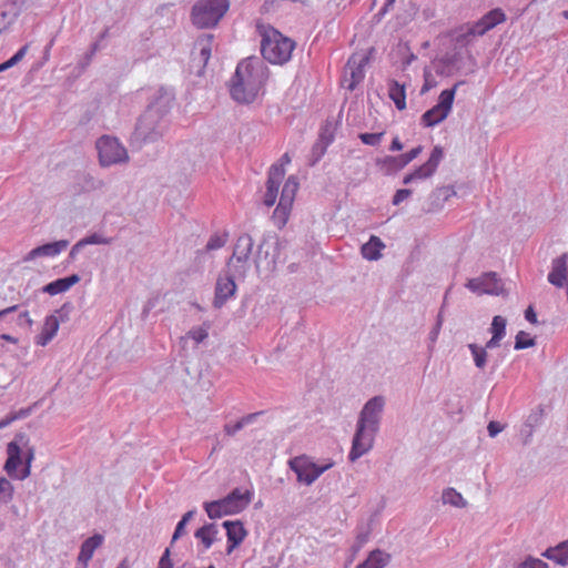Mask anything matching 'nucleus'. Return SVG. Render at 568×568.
Listing matches in <instances>:
<instances>
[{
    "label": "nucleus",
    "mask_w": 568,
    "mask_h": 568,
    "mask_svg": "<svg viewBox=\"0 0 568 568\" xmlns=\"http://www.w3.org/2000/svg\"><path fill=\"white\" fill-rule=\"evenodd\" d=\"M174 92L160 88L152 102L141 114L131 135L132 145L141 149L145 144L163 139L171 124L170 111L174 105Z\"/></svg>",
    "instance_id": "nucleus-1"
},
{
    "label": "nucleus",
    "mask_w": 568,
    "mask_h": 568,
    "mask_svg": "<svg viewBox=\"0 0 568 568\" xmlns=\"http://www.w3.org/2000/svg\"><path fill=\"white\" fill-rule=\"evenodd\" d=\"M268 78V69L258 57L241 60L229 82L231 98L241 104L255 101Z\"/></svg>",
    "instance_id": "nucleus-2"
},
{
    "label": "nucleus",
    "mask_w": 568,
    "mask_h": 568,
    "mask_svg": "<svg viewBox=\"0 0 568 568\" xmlns=\"http://www.w3.org/2000/svg\"><path fill=\"white\" fill-rule=\"evenodd\" d=\"M385 403V398L377 395L364 404L352 439V447L348 453L349 462H356L373 448L375 437L381 428Z\"/></svg>",
    "instance_id": "nucleus-3"
},
{
    "label": "nucleus",
    "mask_w": 568,
    "mask_h": 568,
    "mask_svg": "<svg viewBox=\"0 0 568 568\" xmlns=\"http://www.w3.org/2000/svg\"><path fill=\"white\" fill-rule=\"evenodd\" d=\"M257 32L261 37V53L264 60L273 64H284L290 61L295 42L284 37L271 26L258 24Z\"/></svg>",
    "instance_id": "nucleus-4"
},
{
    "label": "nucleus",
    "mask_w": 568,
    "mask_h": 568,
    "mask_svg": "<svg viewBox=\"0 0 568 568\" xmlns=\"http://www.w3.org/2000/svg\"><path fill=\"white\" fill-rule=\"evenodd\" d=\"M28 443L29 438L24 433L16 434L13 440L8 443L4 470L10 477L22 480L30 475L34 449L28 447Z\"/></svg>",
    "instance_id": "nucleus-5"
},
{
    "label": "nucleus",
    "mask_w": 568,
    "mask_h": 568,
    "mask_svg": "<svg viewBox=\"0 0 568 568\" xmlns=\"http://www.w3.org/2000/svg\"><path fill=\"white\" fill-rule=\"evenodd\" d=\"M229 7V0H197L192 8V22L201 29L215 27Z\"/></svg>",
    "instance_id": "nucleus-6"
},
{
    "label": "nucleus",
    "mask_w": 568,
    "mask_h": 568,
    "mask_svg": "<svg viewBox=\"0 0 568 568\" xmlns=\"http://www.w3.org/2000/svg\"><path fill=\"white\" fill-rule=\"evenodd\" d=\"M505 21L506 14L501 9H491L478 21L469 24L467 31L456 38V42L462 45L468 44L473 38L486 34L488 31Z\"/></svg>",
    "instance_id": "nucleus-7"
},
{
    "label": "nucleus",
    "mask_w": 568,
    "mask_h": 568,
    "mask_svg": "<svg viewBox=\"0 0 568 568\" xmlns=\"http://www.w3.org/2000/svg\"><path fill=\"white\" fill-rule=\"evenodd\" d=\"M254 246L251 235L244 233L240 235L234 244L233 254L226 261V267L234 270V273L241 277H246L250 270V256Z\"/></svg>",
    "instance_id": "nucleus-8"
},
{
    "label": "nucleus",
    "mask_w": 568,
    "mask_h": 568,
    "mask_svg": "<svg viewBox=\"0 0 568 568\" xmlns=\"http://www.w3.org/2000/svg\"><path fill=\"white\" fill-rule=\"evenodd\" d=\"M460 83L462 82H458L452 89L442 91L437 104L422 115V123L424 126H435L448 116L454 103L456 89Z\"/></svg>",
    "instance_id": "nucleus-9"
},
{
    "label": "nucleus",
    "mask_w": 568,
    "mask_h": 568,
    "mask_svg": "<svg viewBox=\"0 0 568 568\" xmlns=\"http://www.w3.org/2000/svg\"><path fill=\"white\" fill-rule=\"evenodd\" d=\"M97 149L102 166H110L129 160L126 149L115 138H100L97 141Z\"/></svg>",
    "instance_id": "nucleus-10"
},
{
    "label": "nucleus",
    "mask_w": 568,
    "mask_h": 568,
    "mask_svg": "<svg viewBox=\"0 0 568 568\" xmlns=\"http://www.w3.org/2000/svg\"><path fill=\"white\" fill-rule=\"evenodd\" d=\"M333 465V462L317 465L305 456L295 457L290 460V467L296 474L297 480L307 486L312 485L323 473L332 468Z\"/></svg>",
    "instance_id": "nucleus-11"
},
{
    "label": "nucleus",
    "mask_w": 568,
    "mask_h": 568,
    "mask_svg": "<svg viewBox=\"0 0 568 568\" xmlns=\"http://www.w3.org/2000/svg\"><path fill=\"white\" fill-rule=\"evenodd\" d=\"M236 278L244 280L245 277H241L234 273V270L227 268L226 266L217 276L213 298V306L215 308H222L229 300L235 296L237 290L235 284Z\"/></svg>",
    "instance_id": "nucleus-12"
},
{
    "label": "nucleus",
    "mask_w": 568,
    "mask_h": 568,
    "mask_svg": "<svg viewBox=\"0 0 568 568\" xmlns=\"http://www.w3.org/2000/svg\"><path fill=\"white\" fill-rule=\"evenodd\" d=\"M372 48L368 53H353L346 63L343 85L353 91L365 78V67L369 63Z\"/></svg>",
    "instance_id": "nucleus-13"
},
{
    "label": "nucleus",
    "mask_w": 568,
    "mask_h": 568,
    "mask_svg": "<svg viewBox=\"0 0 568 568\" xmlns=\"http://www.w3.org/2000/svg\"><path fill=\"white\" fill-rule=\"evenodd\" d=\"M466 287L478 295H498L501 288L497 274L494 272H488L478 277L470 278L466 283Z\"/></svg>",
    "instance_id": "nucleus-14"
},
{
    "label": "nucleus",
    "mask_w": 568,
    "mask_h": 568,
    "mask_svg": "<svg viewBox=\"0 0 568 568\" xmlns=\"http://www.w3.org/2000/svg\"><path fill=\"white\" fill-rule=\"evenodd\" d=\"M285 171L282 164H273L267 173L266 191L263 196V203L266 206H273L278 195V187L284 179Z\"/></svg>",
    "instance_id": "nucleus-15"
},
{
    "label": "nucleus",
    "mask_w": 568,
    "mask_h": 568,
    "mask_svg": "<svg viewBox=\"0 0 568 568\" xmlns=\"http://www.w3.org/2000/svg\"><path fill=\"white\" fill-rule=\"evenodd\" d=\"M31 0H10L0 4V33L6 31L22 10L30 7Z\"/></svg>",
    "instance_id": "nucleus-16"
},
{
    "label": "nucleus",
    "mask_w": 568,
    "mask_h": 568,
    "mask_svg": "<svg viewBox=\"0 0 568 568\" xmlns=\"http://www.w3.org/2000/svg\"><path fill=\"white\" fill-rule=\"evenodd\" d=\"M222 526L226 530L227 548L226 554L230 555L236 547H239L245 537L247 530L241 520H225Z\"/></svg>",
    "instance_id": "nucleus-17"
},
{
    "label": "nucleus",
    "mask_w": 568,
    "mask_h": 568,
    "mask_svg": "<svg viewBox=\"0 0 568 568\" xmlns=\"http://www.w3.org/2000/svg\"><path fill=\"white\" fill-rule=\"evenodd\" d=\"M422 150L423 146L418 145L405 154L397 156L387 155L382 160V164L387 174H393L404 169L408 163L416 159L420 154Z\"/></svg>",
    "instance_id": "nucleus-18"
},
{
    "label": "nucleus",
    "mask_w": 568,
    "mask_h": 568,
    "mask_svg": "<svg viewBox=\"0 0 568 568\" xmlns=\"http://www.w3.org/2000/svg\"><path fill=\"white\" fill-rule=\"evenodd\" d=\"M69 245L68 240H59L51 243H45L43 245L37 246L32 248L24 257V262L33 261L41 256L53 257L59 255L62 251H64Z\"/></svg>",
    "instance_id": "nucleus-19"
},
{
    "label": "nucleus",
    "mask_w": 568,
    "mask_h": 568,
    "mask_svg": "<svg viewBox=\"0 0 568 568\" xmlns=\"http://www.w3.org/2000/svg\"><path fill=\"white\" fill-rule=\"evenodd\" d=\"M254 493L252 490H242L241 488H234L229 493L224 499L229 505L231 511L235 515L243 511L252 501Z\"/></svg>",
    "instance_id": "nucleus-20"
},
{
    "label": "nucleus",
    "mask_w": 568,
    "mask_h": 568,
    "mask_svg": "<svg viewBox=\"0 0 568 568\" xmlns=\"http://www.w3.org/2000/svg\"><path fill=\"white\" fill-rule=\"evenodd\" d=\"M443 158H444L443 148L439 145H436L433 149L428 161L426 163H424L423 165L418 166L414 172H412L415 176V180H424V179L432 176L436 172Z\"/></svg>",
    "instance_id": "nucleus-21"
},
{
    "label": "nucleus",
    "mask_w": 568,
    "mask_h": 568,
    "mask_svg": "<svg viewBox=\"0 0 568 568\" xmlns=\"http://www.w3.org/2000/svg\"><path fill=\"white\" fill-rule=\"evenodd\" d=\"M59 331V318L57 315H47L41 327V332L34 337L39 346H47Z\"/></svg>",
    "instance_id": "nucleus-22"
},
{
    "label": "nucleus",
    "mask_w": 568,
    "mask_h": 568,
    "mask_svg": "<svg viewBox=\"0 0 568 568\" xmlns=\"http://www.w3.org/2000/svg\"><path fill=\"white\" fill-rule=\"evenodd\" d=\"M103 542V536L95 534L89 538H87L81 547L78 555V561L83 564V568H87L88 562L92 559L93 554L98 547H100Z\"/></svg>",
    "instance_id": "nucleus-23"
},
{
    "label": "nucleus",
    "mask_w": 568,
    "mask_h": 568,
    "mask_svg": "<svg viewBox=\"0 0 568 568\" xmlns=\"http://www.w3.org/2000/svg\"><path fill=\"white\" fill-rule=\"evenodd\" d=\"M79 281H80V276L78 274H72L70 276L61 277V278H58V280H54V281L48 283L47 285L43 286L42 291L50 295H57V294L67 292Z\"/></svg>",
    "instance_id": "nucleus-24"
},
{
    "label": "nucleus",
    "mask_w": 568,
    "mask_h": 568,
    "mask_svg": "<svg viewBox=\"0 0 568 568\" xmlns=\"http://www.w3.org/2000/svg\"><path fill=\"white\" fill-rule=\"evenodd\" d=\"M390 561V555L381 549L372 550L367 558L356 568H385Z\"/></svg>",
    "instance_id": "nucleus-25"
},
{
    "label": "nucleus",
    "mask_w": 568,
    "mask_h": 568,
    "mask_svg": "<svg viewBox=\"0 0 568 568\" xmlns=\"http://www.w3.org/2000/svg\"><path fill=\"white\" fill-rule=\"evenodd\" d=\"M385 247L382 240L375 235H372L365 244L362 245L361 252L364 258L368 261H377L382 254L381 251Z\"/></svg>",
    "instance_id": "nucleus-26"
},
{
    "label": "nucleus",
    "mask_w": 568,
    "mask_h": 568,
    "mask_svg": "<svg viewBox=\"0 0 568 568\" xmlns=\"http://www.w3.org/2000/svg\"><path fill=\"white\" fill-rule=\"evenodd\" d=\"M204 509L211 519H217L223 516L234 515L231 511L224 498L204 503Z\"/></svg>",
    "instance_id": "nucleus-27"
},
{
    "label": "nucleus",
    "mask_w": 568,
    "mask_h": 568,
    "mask_svg": "<svg viewBox=\"0 0 568 568\" xmlns=\"http://www.w3.org/2000/svg\"><path fill=\"white\" fill-rule=\"evenodd\" d=\"M544 556L560 566H568V541H562L556 547L548 548Z\"/></svg>",
    "instance_id": "nucleus-28"
},
{
    "label": "nucleus",
    "mask_w": 568,
    "mask_h": 568,
    "mask_svg": "<svg viewBox=\"0 0 568 568\" xmlns=\"http://www.w3.org/2000/svg\"><path fill=\"white\" fill-rule=\"evenodd\" d=\"M217 532L219 530L215 524H205L195 531L194 537L200 539L204 550H207L213 545Z\"/></svg>",
    "instance_id": "nucleus-29"
},
{
    "label": "nucleus",
    "mask_w": 568,
    "mask_h": 568,
    "mask_svg": "<svg viewBox=\"0 0 568 568\" xmlns=\"http://www.w3.org/2000/svg\"><path fill=\"white\" fill-rule=\"evenodd\" d=\"M297 190H298L297 178L294 175L288 176L283 185L281 196H280V202L292 207Z\"/></svg>",
    "instance_id": "nucleus-30"
},
{
    "label": "nucleus",
    "mask_w": 568,
    "mask_h": 568,
    "mask_svg": "<svg viewBox=\"0 0 568 568\" xmlns=\"http://www.w3.org/2000/svg\"><path fill=\"white\" fill-rule=\"evenodd\" d=\"M214 36L204 34L196 39L195 47L200 50V60L205 67L211 58Z\"/></svg>",
    "instance_id": "nucleus-31"
},
{
    "label": "nucleus",
    "mask_w": 568,
    "mask_h": 568,
    "mask_svg": "<svg viewBox=\"0 0 568 568\" xmlns=\"http://www.w3.org/2000/svg\"><path fill=\"white\" fill-rule=\"evenodd\" d=\"M388 93L398 110L406 108V93L403 84H399L397 81H392L389 83Z\"/></svg>",
    "instance_id": "nucleus-32"
},
{
    "label": "nucleus",
    "mask_w": 568,
    "mask_h": 568,
    "mask_svg": "<svg viewBox=\"0 0 568 568\" xmlns=\"http://www.w3.org/2000/svg\"><path fill=\"white\" fill-rule=\"evenodd\" d=\"M442 500L444 504L457 507V508H464L467 505L466 499L463 497L460 493H458L455 488H446L443 491Z\"/></svg>",
    "instance_id": "nucleus-33"
},
{
    "label": "nucleus",
    "mask_w": 568,
    "mask_h": 568,
    "mask_svg": "<svg viewBox=\"0 0 568 568\" xmlns=\"http://www.w3.org/2000/svg\"><path fill=\"white\" fill-rule=\"evenodd\" d=\"M291 210V206L278 201L277 206L275 207L272 216L274 223L278 227H283L286 224Z\"/></svg>",
    "instance_id": "nucleus-34"
},
{
    "label": "nucleus",
    "mask_w": 568,
    "mask_h": 568,
    "mask_svg": "<svg viewBox=\"0 0 568 568\" xmlns=\"http://www.w3.org/2000/svg\"><path fill=\"white\" fill-rule=\"evenodd\" d=\"M468 349L470 351L475 366L479 369H484L487 364V351L478 346L477 344H468Z\"/></svg>",
    "instance_id": "nucleus-35"
},
{
    "label": "nucleus",
    "mask_w": 568,
    "mask_h": 568,
    "mask_svg": "<svg viewBox=\"0 0 568 568\" xmlns=\"http://www.w3.org/2000/svg\"><path fill=\"white\" fill-rule=\"evenodd\" d=\"M209 337V331L206 327L197 326L191 328L185 336L181 337V342H186L189 338L193 339L195 344L204 342Z\"/></svg>",
    "instance_id": "nucleus-36"
},
{
    "label": "nucleus",
    "mask_w": 568,
    "mask_h": 568,
    "mask_svg": "<svg viewBox=\"0 0 568 568\" xmlns=\"http://www.w3.org/2000/svg\"><path fill=\"white\" fill-rule=\"evenodd\" d=\"M506 324L507 321L505 317L500 315H496L493 318L491 326H490V333L496 338H504L506 335Z\"/></svg>",
    "instance_id": "nucleus-37"
},
{
    "label": "nucleus",
    "mask_w": 568,
    "mask_h": 568,
    "mask_svg": "<svg viewBox=\"0 0 568 568\" xmlns=\"http://www.w3.org/2000/svg\"><path fill=\"white\" fill-rule=\"evenodd\" d=\"M13 497V486L4 477H0V505H6Z\"/></svg>",
    "instance_id": "nucleus-38"
},
{
    "label": "nucleus",
    "mask_w": 568,
    "mask_h": 568,
    "mask_svg": "<svg viewBox=\"0 0 568 568\" xmlns=\"http://www.w3.org/2000/svg\"><path fill=\"white\" fill-rule=\"evenodd\" d=\"M535 344H536L535 338L529 337V335L527 333H525L524 331H520L516 335L514 348L517 351L525 349V348L532 347Z\"/></svg>",
    "instance_id": "nucleus-39"
},
{
    "label": "nucleus",
    "mask_w": 568,
    "mask_h": 568,
    "mask_svg": "<svg viewBox=\"0 0 568 568\" xmlns=\"http://www.w3.org/2000/svg\"><path fill=\"white\" fill-rule=\"evenodd\" d=\"M28 51V45L21 47L9 60L0 63V72H3L20 62Z\"/></svg>",
    "instance_id": "nucleus-40"
},
{
    "label": "nucleus",
    "mask_w": 568,
    "mask_h": 568,
    "mask_svg": "<svg viewBox=\"0 0 568 568\" xmlns=\"http://www.w3.org/2000/svg\"><path fill=\"white\" fill-rule=\"evenodd\" d=\"M84 246L87 245H101V244H110L112 239L105 237L100 233H92L80 240Z\"/></svg>",
    "instance_id": "nucleus-41"
},
{
    "label": "nucleus",
    "mask_w": 568,
    "mask_h": 568,
    "mask_svg": "<svg viewBox=\"0 0 568 568\" xmlns=\"http://www.w3.org/2000/svg\"><path fill=\"white\" fill-rule=\"evenodd\" d=\"M226 241H227V234H223V235H220L217 233L213 234L206 245H205V251H214V250H219L221 247H223L225 244H226Z\"/></svg>",
    "instance_id": "nucleus-42"
},
{
    "label": "nucleus",
    "mask_w": 568,
    "mask_h": 568,
    "mask_svg": "<svg viewBox=\"0 0 568 568\" xmlns=\"http://www.w3.org/2000/svg\"><path fill=\"white\" fill-rule=\"evenodd\" d=\"M383 136H384V132H378V133H359L358 134L359 140L364 144L371 145V146H377L381 143Z\"/></svg>",
    "instance_id": "nucleus-43"
},
{
    "label": "nucleus",
    "mask_w": 568,
    "mask_h": 568,
    "mask_svg": "<svg viewBox=\"0 0 568 568\" xmlns=\"http://www.w3.org/2000/svg\"><path fill=\"white\" fill-rule=\"evenodd\" d=\"M268 244H270V239L264 236L257 246V251H256V254L254 257V264H255L256 268L260 267V264L263 260L267 258L268 251L264 252V247Z\"/></svg>",
    "instance_id": "nucleus-44"
},
{
    "label": "nucleus",
    "mask_w": 568,
    "mask_h": 568,
    "mask_svg": "<svg viewBox=\"0 0 568 568\" xmlns=\"http://www.w3.org/2000/svg\"><path fill=\"white\" fill-rule=\"evenodd\" d=\"M516 568H548V565L541 559L527 557L524 561L519 562Z\"/></svg>",
    "instance_id": "nucleus-45"
},
{
    "label": "nucleus",
    "mask_w": 568,
    "mask_h": 568,
    "mask_svg": "<svg viewBox=\"0 0 568 568\" xmlns=\"http://www.w3.org/2000/svg\"><path fill=\"white\" fill-rule=\"evenodd\" d=\"M73 311V305L71 303H64L59 310L55 311L53 315H57L59 318V324L61 322H65L69 320L71 312Z\"/></svg>",
    "instance_id": "nucleus-46"
},
{
    "label": "nucleus",
    "mask_w": 568,
    "mask_h": 568,
    "mask_svg": "<svg viewBox=\"0 0 568 568\" xmlns=\"http://www.w3.org/2000/svg\"><path fill=\"white\" fill-rule=\"evenodd\" d=\"M412 195V190L409 189H399L393 196L392 203L393 205H399L403 201L408 199Z\"/></svg>",
    "instance_id": "nucleus-47"
},
{
    "label": "nucleus",
    "mask_w": 568,
    "mask_h": 568,
    "mask_svg": "<svg viewBox=\"0 0 568 568\" xmlns=\"http://www.w3.org/2000/svg\"><path fill=\"white\" fill-rule=\"evenodd\" d=\"M170 556H171V550H170V548H166L159 560L158 568H173V562H172Z\"/></svg>",
    "instance_id": "nucleus-48"
},
{
    "label": "nucleus",
    "mask_w": 568,
    "mask_h": 568,
    "mask_svg": "<svg viewBox=\"0 0 568 568\" xmlns=\"http://www.w3.org/2000/svg\"><path fill=\"white\" fill-rule=\"evenodd\" d=\"M243 426L240 420H237L235 424H225L223 427L224 433L227 436H234L237 432L242 430Z\"/></svg>",
    "instance_id": "nucleus-49"
},
{
    "label": "nucleus",
    "mask_w": 568,
    "mask_h": 568,
    "mask_svg": "<svg viewBox=\"0 0 568 568\" xmlns=\"http://www.w3.org/2000/svg\"><path fill=\"white\" fill-rule=\"evenodd\" d=\"M16 322L19 326L27 325L28 327H31L33 324L28 311L20 312Z\"/></svg>",
    "instance_id": "nucleus-50"
},
{
    "label": "nucleus",
    "mask_w": 568,
    "mask_h": 568,
    "mask_svg": "<svg viewBox=\"0 0 568 568\" xmlns=\"http://www.w3.org/2000/svg\"><path fill=\"white\" fill-rule=\"evenodd\" d=\"M187 524L180 520L175 527V530L172 536L171 545L174 544L179 538H181L185 534V526Z\"/></svg>",
    "instance_id": "nucleus-51"
},
{
    "label": "nucleus",
    "mask_w": 568,
    "mask_h": 568,
    "mask_svg": "<svg viewBox=\"0 0 568 568\" xmlns=\"http://www.w3.org/2000/svg\"><path fill=\"white\" fill-rule=\"evenodd\" d=\"M262 414H263V412H256V413L247 414V415L243 416L242 418H240L239 420L241 422V424H242V426L244 428L245 426L255 423L257 417L260 415H262Z\"/></svg>",
    "instance_id": "nucleus-52"
},
{
    "label": "nucleus",
    "mask_w": 568,
    "mask_h": 568,
    "mask_svg": "<svg viewBox=\"0 0 568 568\" xmlns=\"http://www.w3.org/2000/svg\"><path fill=\"white\" fill-rule=\"evenodd\" d=\"M503 425L498 422H489L488 426H487V430H488V435L490 437H496L501 430H503Z\"/></svg>",
    "instance_id": "nucleus-53"
},
{
    "label": "nucleus",
    "mask_w": 568,
    "mask_h": 568,
    "mask_svg": "<svg viewBox=\"0 0 568 568\" xmlns=\"http://www.w3.org/2000/svg\"><path fill=\"white\" fill-rule=\"evenodd\" d=\"M93 57H94V54H91V52H90V51H88L87 53H84V54L80 58V60H79V62H78V67H79L81 70L87 69V68L90 65V63H91V61H92Z\"/></svg>",
    "instance_id": "nucleus-54"
},
{
    "label": "nucleus",
    "mask_w": 568,
    "mask_h": 568,
    "mask_svg": "<svg viewBox=\"0 0 568 568\" xmlns=\"http://www.w3.org/2000/svg\"><path fill=\"white\" fill-rule=\"evenodd\" d=\"M435 85L436 81L433 79V75L429 72H425V82L422 87V93L429 91Z\"/></svg>",
    "instance_id": "nucleus-55"
},
{
    "label": "nucleus",
    "mask_w": 568,
    "mask_h": 568,
    "mask_svg": "<svg viewBox=\"0 0 568 568\" xmlns=\"http://www.w3.org/2000/svg\"><path fill=\"white\" fill-rule=\"evenodd\" d=\"M326 151V148L323 146V145H320L318 143H316L314 146H313V155H315V159L313 160L312 164H315L322 156L323 154L325 153Z\"/></svg>",
    "instance_id": "nucleus-56"
},
{
    "label": "nucleus",
    "mask_w": 568,
    "mask_h": 568,
    "mask_svg": "<svg viewBox=\"0 0 568 568\" xmlns=\"http://www.w3.org/2000/svg\"><path fill=\"white\" fill-rule=\"evenodd\" d=\"M84 247V245L82 244L81 241H78L73 246L72 248L70 250L69 252V258L71 261H74L78 256V254L80 253V251Z\"/></svg>",
    "instance_id": "nucleus-57"
},
{
    "label": "nucleus",
    "mask_w": 568,
    "mask_h": 568,
    "mask_svg": "<svg viewBox=\"0 0 568 568\" xmlns=\"http://www.w3.org/2000/svg\"><path fill=\"white\" fill-rule=\"evenodd\" d=\"M440 329H442L440 322L435 323L434 327L432 328V331L429 332V335H428V338L432 344H434L437 341Z\"/></svg>",
    "instance_id": "nucleus-58"
},
{
    "label": "nucleus",
    "mask_w": 568,
    "mask_h": 568,
    "mask_svg": "<svg viewBox=\"0 0 568 568\" xmlns=\"http://www.w3.org/2000/svg\"><path fill=\"white\" fill-rule=\"evenodd\" d=\"M437 192H438V196H443L444 200H448V197L456 194V192L454 191V189L452 186H444V187L439 189Z\"/></svg>",
    "instance_id": "nucleus-59"
},
{
    "label": "nucleus",
    "mask_w": 568,
    "mask_h": 568,
    "mask_svg": "<svg viewBox=\"0 0 568 568\" xmlns=\"http://www.w3.org/2000/svg\"><path fill=\"white\" fill-rule=\"evenodd\" d=\"M525 318L531 323V324H536L537 323V315H536V312L534 311L532 306H529L526 311H525Z\"/></svg>",
    "instance_id": "nucleus-60"
},
{
    "label": "nucleus",
    "mask_w": 568,
    "mask_h": 568,
    "mask_svg": "<svg viewBox=\"0 0 568 568\" xmlns=\"http://www.w3.org/2000/svg\"><path fill=\"white\" fill-rule=\"evenodd\" d=\"M500 341L501 338H496L495 336H491V338L487 341L483 348H486V351L496 348L497 346H499Z\"/></svg>",
    "instance_id": "nucleus-61"
},
{
    "label": "nucleus",
    "mask_w": 568,
    "mask_h": 568,
    "mask_svg": "<svg viewBox=\"0 0 568 568\" xmlns=\"http://www.w3.org/2000/svg\"><path fill=\"white\" fill-rule=\"evenodd\" d=\"M18 308H19V305H13V306L7 307L4 310H1L0 311V320L6 318L9 314L18 311Z\"/></svg>",
    "instance_id": "nucleus-62"
},
{
    "label": "nucleus",
    "mask_w": 568,
    "mask_h": 568,
    "mask_svg": "<svg viewBox=\"0 0 568 568\" xmlns=\"http://www.w3.org/2000/svg\"><path fill=\"white\" fill-rule=\"evenodd\" d=\"M368 540V534H359L356 538V548L355 550H358L366 541Z\"/></svg>",
    "instance_id": "nucleus-63"
},
{
    "label": "nucleus",
    "mask_w": 568,
    "mask_h": 568,
    "mask_svg": "<svg viewBox=\"0 0 568 568\" xmlns=\"http://www.w3.org/2000/svg\"><path fill=\"white\" fill-rule=\"evenodd\" d=\"M402 149H403V143L399 141L398 138H394L390 143L389 150L395 152V151H400Z\"/></svg>",
    "instance_id": "nucleus-64"
}]
</instances>
